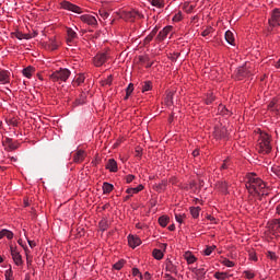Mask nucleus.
<instances>
[{
	"mask_svg": "<svg viewBox=\"0 0 280 280\" xmlns=\"http://www.w3.org/2000/svg\"><path fill=\"white\" fill-rule=\"evenodd\" d=\"M246 189L249 194H257L258 196H268V189H266V183L257 175H249L245 184Z\"/></svg>",
	"mask_w": 280,
	"mask_h": 280,
	"instance_id": "nucleus-1",
	"label": "nucleus"
},
{
	"mask_svg": "<svg viewBox=\"0 0 280 280\" xmlns=\"http://www.w3.org/2000/svg\"><path fill=\"white\" fill-rule=\"evenodd\" d=\"M256 150L259 154H270L272 152V144H270V136L268 133H260Z\"/></svg>",
	"mask_w": 280,
	"mask_h": 280,
	"instance_id": "nucleus-2",
	"label": "nucleus"
},
{
	"mask_svg": "<svg viewBox=\"0 0 280 280\" xmlns=\"http://www.w3.org/2000/svg\"><path fill=\"white\" fill-rule=\"evenodd\" d=\"M71 77V71L67 68H61L59 70H56L49 75V79L51 82H57L58 84H62V82H67L69 78Z\"/></svg>",
	"mask_w": 280,
	"mask_h": 280,
	"instance_id": "nucleus-3",
	"label": "nucleus"
},
{
	"mask_svg": "<svg viewBox=\"0 0 280 280\" xmlns=\"http://www.w3.org/2000/svg\"><path fill=\"white\" fill-rule=\"evenodd\" d=\"M110 58V52L105 51V52H98L94 58H93V65L94 67H102L107 60Z\"/></svg>",
	"mask_w": 280,
	"mask_h": 280,
	"instance_id": "nucleus-4",
	"label": "nucleus"
},
{
	"mask_svg": "<svg viewBox=\"0 0 280 280\" xmlns=\"http://www.w3.org/2000/svg\"><path fill=\"white\" fill-rule=\"evenodd\" d=\"M252 75L250 69L248 68V63H245L242 67H238L235 72L236 80H244V78H248Z\"/></svg>",
	"mask_w": 280,
	"mask_h": 280,
	"instance_id": "nucleus-5",
	"label": "nucleus"
},
{
	"mask_svg": "<svg viewBox=\"0 0 280 280\" xmlns=\"http://www.w3.org/2000/svg\"><path fill=\"white\" fill-rule=\"evenodd\" d=\"M62 10H68L69 12H74V14H82V8L69 2V1H62L60 3Z\"/></svg>",
	"mask_w": 280,
	"mask_h": 280,
	"instance_id": "nucleus-6",
	"label": "nucleus"
},
{
	"mask_svg": "<svg viewBox=\"0 0 280 280\" xmlns=\"http://www.w3.org/2000/svg\"><path fill=\"white\" fill-rule=\"evenodd\" d=\"M269 25H271V27H277L280 25V9H273L271 19H269Z\"/></svg>",
	"mask_w": 280,
	"mask_h": 280,
	"instance_id": "nucleus-7",
	"label": "nucleus"
},
{
	"mask_svg": "<svg viewBox=\"0 0 280 280\" xmlns=\"http://www.w3.org/2000/svg\"><path fill=\"white\" fill-rule=\"evenodd\" d=\"M10 250H11V256H12V259H13L15 266H22L23 258L21 257V253H19V250L14 246H11Z\"/></svg>",
	"mask_w": 280,
	"mask_h": 280,
	"instance_id": "nucleus-8",
	"label": "nucleus"
},
{
	"mask_svg": "<svg viewBox=\"0 0 280 280\" xmlns=\"http://www.w3.org/2000/svg\"><path fill=\"white\" fill-rule=\"evenodd\" d=\"M80 20L83 23H86L88 25H91L92 27H95L97 25V19H95V16L90 15V14L81 15Z\"/></svg>",
	"mask_w": 280,
	"mask_h": 280,
	"instance_id": "nucleus-9",
	"label": "nucleus"
},
{
	"mask_svg": "<svg viewBox=\"0 0 280 280\" xmlns=\"http://www.w3.org/2000/svg\"><path fill=\"white\" fill-rule=\"evenodd\" d=\"M170 32H172V26L164 27L162 31H160L155 40H158V43H163V40L167 38V35L170 34Z\"/></svg>",
	"mask_w": 280,
	"mask_h": 280,
	"instance_id": "nucleus-10",
	"label": "nucleus"
},
{
	"mask_svg": "<svg viewBox=\"0 0 280 280\" xmlns=\"http://www.w3.org/2000/svg\"><path fill=\"white\" fill-rule=\"evenodd\" d=\"M269 230L273 235L280 233V219H273L269 222Z\"/></svg>",
	"mask_w": 280,
	"mask_h": 280,
	"instance_id": "nucleus-11",
	"label": "nucleus"
},
{
	"mask_svg": "<svg viewBox=\"0 0 280 280\" xmlns=\"http://www.w3.org/2000/svg\"><path fill=\"white\" fill-rule=\"evenodd\" d=\"M84 159H86V152H84L83 150H78L73 154V162L74 163H82V161H84Z\"/></svg>",
	"mask_w": 280,
	"mask_h": 280,
	"instance_id": "nucleus-12",
	"label": "nucleus"
},
{
	"mask_svg": "<svg viewBox=\"0 0 280 280\" xmlns=\"http://www.w3.org/2000/svg\"><path fill=\"white\" fill-rule=\"evenodd\" d=\"M128 244L131 248H137V246H140L141 244V238L135 235H129L128 236Z\"/></svg>",
	"mask_w": 280,
	"mask_h": 280,
	"instance_id": "nucleus-13",
	"label": "nucleus"
},
{
	"mask_svg": "<svg viewBox=\"0 0 280 280\" xmlns=\"http://www.w3.org/2000/svg\"><path fill=\"white\" fill-rule=\"evenodd\" d=\"M106 170H109L110 172H117L119 168L117 167V161L115 159H109L105 165Z\"/></svg>",
	"mask_w": 280,
	"mask_h": 280,
	"instance_id": "nucleus-14",
	"label": "nucleus"
},
{
	"mask_svg": "<svg viewBox=\"0 0 280 280\" xmlns=\"http://www.w3.org/2000/svg\"><path fill=\"white\" fill-rule=\"evenodd\" d=\"M2 145H4V148H7L8 150H16V144H14V142L12 141V138H4L2 140Z\"/></svg>",
	"mask_w": 280,
	"mask_h": 280,
	"instance_id": "nucleus-15",
	"label": "nucleus"
},
{
	"mask_svg": "<svg viewBox=\"0 0 280 280\" xmlns=\"http://www.w3.org/2000/svg\"><path fill=\"white\" fill-rule=\"evenodd\" d=\"M217 189H219V191H221V194H229V183L218 182Z\"/></svg>",
	"mask_w": 280,
	"mask_h": 280,
	"instance_id": "nucleus-16",
	"label": "nucleus"
},
{
	"mask_svg": "<svg viewBox=\"0 0 280 280\" xmlns=\"http://www.w3.org/2000/svg\"><path fill=\"white\" fill-rule=\"evenodd\" d=\"M0 82H2V84H8V82H10V72L0 70Z\"/></svg>",
	"mask_w": 280,
	"mask_h": 280,
	"instance_id": "nucleus-17",
	"label": "nucleus"
},
{
	"mask_svg": "<svg viewBox=\"0 0 280 280\" xmlns=\"http://www.w3.org/2000/svg\"><path fill=\"white\" fill-rule=\"evenodd\" d=\"M13 36H15V38H18L19 40H30V38H32V35L23 34L22 32H15L13 33Z\"/></svg>",
	"mask_w": 280,
	"mask_h": 280,
	"instance_id": "nucleus-18",
	"label": "nucleus"
},
{
	"mask_svg": "<svg viewBox=\"0 0 280 280\" xmlns=\"http://www.w3.org/2000/svg\"><path fill=\"white\" fill-rule=\"evenodd\" d=\"M68 43H72L74 38H78V33L73 28H67Z\"/></svg>",
	"mask_w": 280,
	"mask_h": 280,
	"instance_id": "nucleus-19",
	"label": "nucleus"
},
{
	"mask_svg": "<svg viewBox=\"0 0 280 280\" xmlns=\"http://www.w3.org/2000/svg\"><path fill=\"white\" fill-rule=\"evenodd\" d=\"M225 40L229 43V45H235V37L233 35V32L226 31L225 32Z\"/></svg>",
	"mask_w": 280,
	"mask_h": 280,
	"instance_id": "nucleus-20",
	"label": "nucleus"
},
{
	"mask_svg": "<svg viewBox=\"0 0 280 280\" xmlns=\"http://www.w3.org/2000/svg\"><path fill=\"white\" fill-rule=\"evenodd\" d=\"M115 189V186L113 184H109L108 182L103 183V194H110Z\"/></svg>",
	"mask_w": 280,
	"mask_h": 280,
	"instance_id": "nucleus-21",
	"label": "nucleus"
},
{
	"mask_svg": "<svg viewBox=\"0 0 280 280\" xmlns=\"http://www.w3.org/2000/svg\"><path fill=\"white\" fill-rule=\"evenodd\" d=\"M83 104H86V94L82 93L79 98L75 100L74 105L75 106H82Z\"/></svg>",
	"mask_w": 280,
	"mask_h": 280,
	"instance_id": "nucleus-22",
	"label": "nucleus"
},
{
	"mask_svg": "<svg viewBox=\"0 0 280 280\" xmlns=\"http://www.w3.org/2000/svg\"><path fill=\"white\" fill-rule=\"evenodd\" d=\"M184 258L186 259L187 264H195L196 261V256H194L191 252H186L184 254Z\"/></svg>",
	"mask_w": 280,
	"mask_h": 280,
	"instance_id": "nucleus-23",
	"label": "nucleus"
},
{
	"mask_svg": "<svg viewBox=\"0 0 280 280\" xmlns=\"http://www.w3.org/2000/svg\"><path fill=\"white\" fill-rule=\"evenodd\" d=\"M34 72V67L30 66L27 68H24L22 73L25 78H32V73Z\"/></svg>",
	"mask_w": 280,
	"mask_h": 280,
	"instance_id": "nucleus-24",
	"label": "nucleus"
},
{
	"mask_svg": "<svg viewBox=\"0 0 280 280\" xmlns=\"http://www.w3.org/2000/svg\"><path fill=\"white\" fill-rule=\"evenodd\" d=\"M84 82V74H80L77 79L72 81V86H80Z\"/></svg>",
	"mask_w": 280,
	"mask_h": 280,
	"instance_id": "nucleus-25",
	"label": "nucleus"
},
{
	"mask_svg": "<svg viewBox=\"0 0 280 280\" xmlns=\"http://www.w3.org/2000/svg\"><path fill=\"white\" fill-rule=\"evenodd\" d=\"M159 224L163 228L167 226L170 224V217L162 215L159 218Z\"/></svg>",
	"mask_w": 280,
	"mask_h": 280,
	"instance_id": "nucleus-26",
	"label": "nucleus"
},
{
	"mask_svg": "<svg viewBox=\"0 0 280 280\" xmlns=\"http://www.w3.org/2000/svg\"><path fill=\"white\" fill-rule=\"evenodd\" d=\"M153 257L154 259H158V261H161L163 258V252L161 249H153Z\"/></svg>",
	"mask_w": 280,
	"mask_h": 280,
	"instance_id": "nucleus-27",
	"label": "nucleus"
},
{
	"mask_svg": "<svg viewBox=\"0 0 280 280\" xmlns=\"http://www.w3.org/2000/svg\"><path fill=\"white\" fill-rule=\"evenodd\" d=\"M98 226L102 231H107L108 230V220L103 219L100 221Z\"/></svg>",
	"mask_w": 280,
	"mask_h": 280,
	"instance_id": "nucleus-28",
	"label": "nucleus"
},
{
	"mask_svg": "<svg viewBox=\"0 0 280 280\" xmlns=\"http://www.w3.org/2000/svg\"><path fill=\"white\" fill-rule=\"evenodd\" d=\"M132 91H135V84L130 83L128 88L126 89V96L125 100H128L130 95H132Z\"/></svg>",
	"mask_w": 280,
	"mask_h": 280,
	"instance_id": "nucleus-29",
	"label": "nucleus"
},
{
	"mask_svg": "<svg viewBox=\"0 0 280 280\" xmlns=\"http://www.w3.org/2000/svg\"><path fill=\"white\" fill-rule=\"evenodd\" d=\"M192 272L196 275V277H200V278H202V277H205V275H207V271H205V269L203 268H201V269H192Z\"/></svg>",
	"mask_w": 280,
	"mask_h": 280,
	"instance_id": "nucleus-30",
	"label": "nucleus"
},
{
	"mask_svg": "<svg viewBox=\"0 0 280 280\" xmlns=\"http://www.w3.org/2000/svg\"><path fill=\"white\" fill-rule=\"evenodd\" d=\"M151 90H152V82L147 81L142 84V93H145Z\"/></svg>",
	"mask_w": 280,
	"mask_h": 280,
	"instance_id": "nucleus-31",
	"label": "nucleus"
},
{
	"mask_svg": "<svg viewBox=\"0 0 280 280\" xmlns=\"http://www.w3.org/2000/svg\"><path fill=\"white\" fill-rule=\"evenodd\" d=\"M166 271L167 272H176V267L174 266V264H172V260H168L166 262Z\"/></svg>",
	"mask_w": 280,
	"mask_h": 280,
	"instance_id": "nucleus-32",
	"label": "nucleus"
},
{
	"mask_svg": "<svg viewBox=\"0 0 280 280\" xmlns=\"http://www.w3.org/2000/svg\"><path fill=\"white\" fill-rule=\"evenodd\" d=\"M190 213L192 218H198L200 215V207L190 208Z\"/></svg>",
	"mask_w": 280,
	"mask_h": 280,
	"instance_id": "nucleus-33",
	"label": "nucleus"
},
{
	"mask_svg": "<svg viewBox=\"0 0 280 280\" xmlns=\"http://www.w3.org/2000/svg\"><path fill=\"white\" fill-rule=\"evenodd\" d=\"M151 5H154V8H164L163 0H151Z\"/></svg>",
	"mask_w": 280,
	"mask_h": 280,
	"instance_id": "nucleus-34",
	"label": "nucleus"
},
{
	"mask_svg": "<svg viewBox=\"0 0 280 280\" xmlns=\"http://www.w3.org/2000/svg\"><path fill=\"white\" fill-rule=\"evenodd\" d=\"M187 218V215H185V213H175V220L176 222H178L179 224H183V219Z\"/></svg>",
	"mask_w": 280,
	"mask_h": 280,
	"instance_id": "nucleus-35",
	"label": "nucleus"
},
{
	"mask_svg": "<svg viewBox=\"0 0 280 280\" xmlns=\"http://www.w3.org/2000/svg\"><path fill=\"white\" fill-rule=\"evenodd\" d=\"M271 172L275 174V176H277V178L280 179V166L279 165H275L273 167H271Z\"/></svg>",
	"mask_w": 280,
	"mask_h": 280,
	"instance_id": "nucleus-36",
	"label": "nucleus"
},
{
	"mask_svg": "<svg viewBox=\"0 0 280 280\" xmlns=\"http://www.w3.org/2000/svg\"><path fill=\"white\" fill-rule=\"evenodd\" d=\"M213 250H215V246H208L203 253L207 257H209V255H211L213 253Z\"/></svg>",
	"mask_w": 280,
	"mask_h": 280,
	"instance_id": "nucleus-37",
	"label": "nucleus"
},
{
	"mask_svg": "<svg viewBox=\"0 0 280 280\" xmlns=\"http://www.w3.org/2000/svg\"><path fill=\"white\" fill-rule=\"evenodd\" d=\"M219 110H220V113L223 114V115H231V112H229V109H228L226 106H224V105H220V106H219Z\"/></svg>",
	"mask_w": 280,
	"mask_h": 280,
	"instance_id": "nucleus-38",
	"label": "nucleus"
},
{
	"mask_svg": "<svg viewBox=\"0 0 280 280\" xmlns=\"http://www.w3.org/2000/svg\"><path fill=\"white\" fill-rule=\"evenodd\" d=\"M49 49H51V51H56V49H58V43H56L54 39H50Z\"/></svg>",
	"mask_w": 280,
	"mask_h": 280,
	"instance_id": "nucleus-39",
	"label": "nucleus"
},
{
	"mask_svg": "<svg viewBox=\"0 0 280 280\" xmlns=\"http://www.w3.org/2000/svg\"><path fill=\"white\" fill-rule=\"evenodd\" d=\"M214 277H215L218 280H224V279H226V272H215V273H214Z\"/></svg>",
	"mask_w": 280,
	"mask_h": 280,
	"instance_id": "nucleus-40",
	"label": "nucleus"
},
{
	"mask_svg": "<svg viewBox=\"0 0 280 280\" xmlns=\"http://www.w3.org/2000/svg\"><path fill=\"white\" fill-rule=\"evenodd\" d=\"M102 84H103V86H107V85L113 84V77L112 75L107 77V79L102 81Z\"/></svg>",
	"mask_w": 280,
	"mask_h": 280,
	"instance_id": "nucleus-41",
	"label": "nucleus"
},
{
	"mask_svg": "<svg viewBox=\"0 0 280 280\" xmlns=\"http://www.w3.org/2000/svg\"><path fill=\"white\" fill-rule=\"evenodd\" d=\"M113 268L115 270H121V268H124V260H119L118 262L114 264Z\"/></svg>",
	"mask_w": 280,
	"mask_h": 280,
	"instance_id": "nucleus-42",
	"label": "nucleus"
},
{
	"mask_svg": "<svg viewBox=\"0 0 280 280\" xmlns=\"http://www.w3.org/2000/svg\"><path fill=\"white\" fill-rule=\"evenodd\" d=\"M223 266H226L228 268H233V266H235V264L229 259H223L222 261Z\"/></svg>",
	"mask_w": 280,
	"mask_h": 280,
	"instance_id": "nucleus-43",
	"label": "nucleus"
},
{
	"mask_svg": "<svg viewBox=\"0 0 280 280\" xmlns=\"http://www.w3.org/2000/svg\"><path fill=\"white\" fill-rule=\"evenodd\" d=\"M154 38V35L150 33L145 38H144V45H150L152 43V39Z\"/></svg>",
	"mask_w": 280,
	"mask_h": 280,
	"instance_id": "nucleus-44",
	"label": "nucleus"
},
{
	"mask_svg": "<svg viewBox=\"0 0 280 280\" xmlns=\"http://www.w3.org/2000/svg\"><path fill=\"white\" fill-rule=\"evenodd\" d=\"M267 257L272 261H277V254H275V252H268Z\"/></svg>",
	"mask_w": 280,
	"mask_h": 280,
	"instance_id": "nucleus-45",
	"label": "nucleus"
},
{
	"mask_svg": "<svg viewBox=\"0 0 280 280\" xmlns=\"http://www.w3.org/2000/svg\"><path fill=\"white\" fill-rule=\"evenodd\" d=\"M4 237L7 240H12V237H14V233H12V231H10V230H5Z\"/></svg>",
	"mask_w": 280,
	"mask_h": 280,
	"instance_id": "nucleus-46",
	"label": "nucleus"
},
{
	"mask_svg": "<svg viewBox=\"0 0 280 280\" xmlns=\"http://www.w3.org/2000/svg\"><path fill=\"white\" fill-rule=\"evenodd\" d=\"M244 275H245L246 279H254L255 278V273H253V271H244Z\"/></svg>",
	"mask_w": 280,
	"mask_h": 280,
	"instance_id": "nucleus-47",
	"label": "nucleus"
},
{
	"mask_svg": "<svg viewBox=\"0 0 280 280\" xmlns=\"http://www.w3.org/2000/svg\"><path fill=\"white\" fill-rule=\"evenodd\" d=\"M4 277H5V279H12V277H13L12 269H8V270L4 272Z\"/></svg>",
	"mask_w": 280,
	"mask_h": 280,
	"instance_id": "nucleus-48",
	"label": "nucleus"
},
{
	"mask_svg": "<svg viewBox=\"0 0 280 280\" xmlns=\"http://www.w3.org/2000/svg\"><path fill=\"white\" fill-rule=\"evenodd\" d=\"M174 97V94L172 92H168L166 95V102L167 104H172V100Z\"/></svg>",
	"mask_w": 280,
	"mask_h": 280,
	"instance_id": "nucleus-49",
	"label": "nucleus"
},
{
	"mask_svg": "<svg viewBox=\"0 0 280 280\" xmlns=\"http://www.w3.org/2000/svg\"><path fill=\"white\" fill-rule=\"evenodd\" d=\"M140 278L141 279H145V280H151L152 279V275H150V272L147 271V272H144L143 276L140 275Z\"/></svg>",
	"mask_w": 280,
	"mask_h": 280,
	"instance_id": "nucleus-50",
	"label": "nucleus"
},
{
	"mask_svg": "<svg viewBox=\"0 0 280 280\" xmlns=\"http://www.w3.org/2000/svg\"><path fill=\"white\" fill-rule=\"evenodd\" d=\"M126 194H128L129 196H132L133 194H138V192H137V188H128V189L126 190Z\"/></svg>",
	"mask_w": 280,
	"mask_h": 280,
	"instance_id": "nucleus-51",
	"label": "nucleus"
},
{
	"mask_svg": "<svg viewBox=\"0 0 280 280\" xmlns=\"http://www.w3.org/2000/svg\"><path fill=\"white\" fill-rule=\"evenodd\" d=\"M213 31V28H207L201 33V36L206 37L209 36V34H211V32Z\"/></svg>",
	"mask_w": 280,
	"mask_h": 280,
	"instance_id": "nucleus-52",
	"label": "nucleus"
},
{
	"mask_svg": "<svg viewBox=\"0 0 280 280\" xmlns=\"http://www.w3.org/2000/svg\"><path fill=\"white\" fill-rule=\"evenodd\" d=\"M148 60H150V58L143 57V56L139 57V62H141L142 65H145L148 62Z\"/></svg>",
	"mask_w": 280,
	"mask_h": 280,
	"instance_id": "nucleus-53",
	"label": "nucleus"
},
{
	"mask_svg": "<svg viewBox=\"0 0 280 280\" xmlns=\"http://www.w3.org/2000/svg\"><path fill=\"white\" fill-rule=\"evenodd\" d=\"M249 259H250L252 261H257V255L255 254V252H250V253H249Z\"/></svg>",
	"mask_w": 280,
	"mask_h": 280,
	"instance_id": "nucleus-54",
	"label": "nucleus"
},
{
	"mask_svg": "<svg viewBox=\"0 0 280 280\" xmlns=\"http://www.w3.org/2000/svg\"><path fill=\"white\" fill-rule=\"evenodd\" d=\"M133 179H135V175H127V176H126V183H127V184L132 183Z\"/></svg>",
	"mask_w": 280,
	"mask_h": 280,
	"instance_id": "nucleus-55",
	"label": "nucleus"
},
{
	"mask_svg": "<svg viewBox=\"0 0 280 280\" xmlns=\"http://www.w3.org/2000/svg\"><path fill=\"white\" fill-rule=\"evenodd\" d=\"M102 19H108L109 14L106 11H100Z\"/></svg>",
	"mask_w": 280,
	"mask_h": 280,
	"instance_id": "nucleus-56",
	"label": "nucleus"
},
{
	"mask_svg": "<svg viewBox=\"0 0 280 280\" xmlns=\"http://www.w3.org/2000/svg\"><path fill=\"white\" fill-rule=\"evenodd\" d=\"M132 275H133V277H141V272H139V270L137 268L132 269Z\"/></svg>",
	"mask_w": 280,
	"mask_h": 280,
	"instance_id": "nucleus-57",
	"label": "nucleus"
},
{
	"mask_svg": "<svg viewBox=\"0 0 280 280\" xmlns=\"http://www.w3.org/2000/svg\"><path fill=\"white\" fill-rule=\"evenodd\" d=\"M10 126H19V121L16 119H10L9 120Z\"/></svg>",
	"mask_w": 280,
	"mask_h": 280,
	"instance_id": "nucleus-58",
	"label": "nucleus"
},
{
	"mask_svg": "<svg viewBox=\"0 0 280 280\" xmlns=\"http://www.w3.org/2000/svg\"><path fill=\"white\" fill-rule=\"evenodd\" d=\"M276 104H277V103L271 102V103L269 104V108H271V110H277Z\"/></svg>",
	"mask_w": 280,
	"mask_h": 280,
	"instance_id": "nucleus-59",
	"label": "nucleus"
},
{
	"mask_svg": "<svg viewBox=\"0 0 280 280\" xmlns=\"http://www.w3.org/2000/svg\"><path fill=\"white\" fill-rule=\"evenodd\" d=\"M28 242V246H31L32 248H34L36 246V242L27 240Z\"/></svg>",
	"mask_w": 280,
	"mask_h": 280,
	"instance_id": "nucleus-60",
	"label": "nucleus"
},
{
	"mask_svg": "<svg viewBox=\"0 0 280 280\" xmlns=\"http://www.w3.org/2000/svg\"><path fill=\"white\" fill-rule=\"evenodd\" d=\"M136 191L139 194V191H143V185H139L138 187L135 188Z\"/></svg>",
	"mask_w": 280,
	"mask_h": 280,
	"instance_id": "nucleus-61",
	"label": "nucleus"
},
{
	"mask_svg": "<svg viewBox=\"0 0 280 280\" xmlns=\"http://www.w3.org/2000/svg\"><path fill=\"white\" fill-rule=\"evenodd\" d=\"M159 32V27H154L153 30H152V32H151V35L152 36H156V33Z\"/></svg>",
	"mask_w": 280,
	"mask_h": 280,
	"instance_id": "nucleus-62",
	"label": "nucleus"
},
{
	"mask_svg": "<svg viewBox=\"0 0 280 280\" xmlns=\"http://www.w3.org/2000/svg\"><path fill=\"white\" fill-rule=\"evenodd\" d=\"M5 237V229L0 231V240H3Z\"/></svg>",
	"mask_w": 280,
	"mask_h": 280,
	"instance_id": "nucleus-63",
	"label": "nucleus"
},
{
	"mask_svg": "<svg viewBox=\"0 0 280 280\" xmlns=\"http://www.w3.org/2000/svg\"><path fill=\"white\" fill-rule=\"evenodd\" d=\"M165 279H167V280H174V277H172V275H170V273H165Z\"/></svg>",
	"mask_w": 280,
	"mask_h": 280,
	"instance_id": "nucleus-64",
	"label": "nucleus"
}]
</instances>
